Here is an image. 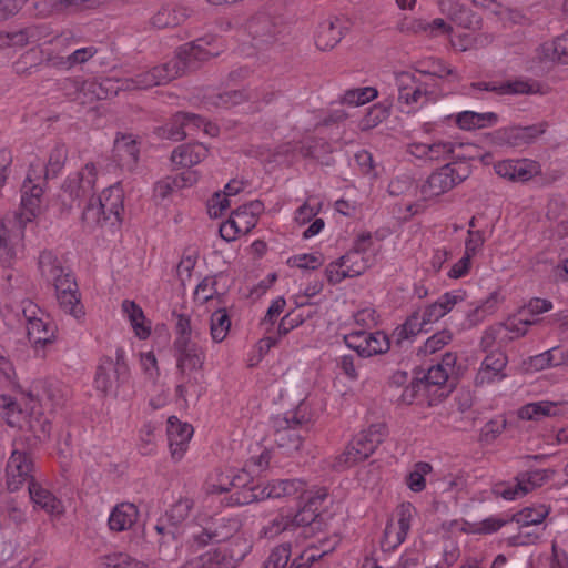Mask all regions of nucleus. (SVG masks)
<instances>
[{
    "mask_svg": "<svg viewBox=\"0 0 568 568\" xmlns=\"http://www.w3.org/2000/svg\"><path fill=\"white\" fill-rule=\"evenodd\" d=\"M454 116L457 126L465 131L493 126L498 122V115L495 112L462 111Z\"/></svg>",
    "mask_w": 568,
    "mask_h": 568,
    "instance_id": "obj_36",
    "label": "nucleus"
},
{
    "mask_svg": "<svg viewBox=\"0 0 568 568\" xmlns=\"http://www.w3.org/2000/svg\"><path fill=\"white\" fill-rule=\"evenodd\" d=\"M178 384L175 387L176 395L186 399L187 396L194 395L199 398L203 392V373L202 369H176Z\"/></svg>",
    "mask_w": 568,
    "mask_h": 568,
    "instance_id": "obj_31",
    "label": "nucleus"
},
{
    "mask_svg": "<svg viewBox=\"0 0 568 568\" xmlns=\"http://www.w3.org/2000/svg\"><path fill=\"white\" fill-rule=\"evenodd\" d=\"M377 97V90L373 87L356 88L345 91L341 102L352 106L365 104Z\"/></svg>",
    "mask_w": 568,
    "mask_h": 568,
    "instance_id": "obj_54",
    "label": "nucleus"
},
{
    "mask_svg": "<svg viewBox=\"0 0 568 568\" xmlns=\"http://www.w3.org/2000/svg\"><path fill=\"white\" fill-rule=\"evenodd\" d=\"M549 513L550 507L545 504L531 505L510 516V519L521 527H528L541 524Z\"/></svg>",
    "mask_w": 568,
    "mask_h": 568,
    "instance_id": "obj_44",
    "label": "nucleus"
},
{
    "mask_svg": "<svg viewBox=\"0 0 568 568\" xmlns=\"http://www.w3.org/2000/svg\"><path fill=\"white\" fill-rule=\"evenodd\" d=\"M193 508V500L190 498H181L175 501L165 513L164 517L171 526H179L189 516Z\"/></svg>",
    "mask_w": 568,
    "mask_h": 568,
    "instance_id": "obj_52",
    "label": "nucleus"
},
{
    "mask_svg": "<svg viewBox=\"0 0 568 568\" xmlns=\"http://www.w3.org/2000/svg\"><path fill=\"white\" fill-rule=\"evenodd\" d=\"M252 545L246 538L237 537L235 547L225 550H210L189 560L182 568H236L251 551Z\"/></svg>",
    "mask_w": 568,
    "mask_h": 568,
    "instance_id": "obj_9",
    "label": "nucleus"
},
{
    "mask_svg": "<svg viewBox=\"0 0 568 568\" xmlns=\"http://www.w3.org/2000/svg\"><path fill=\"white\" fill-rule=\"evenodd\" d=\"M45 318L41 317L27 325L28 338L36 348L51 344L55 338V325Z\"/></svg>",
    "mask_w": 568,
    "mask_h": 568,
    "instance_id": "obj_39",
    "label": "nucleus"
},
{
    "mask_svg": "<svg viewBox=\"0 0 568 568\" xmlns=\"http://www.w3.org/2000/svg\"><path fill=\"white\" fill-rule=\"evenodd\" d=\"M470 90H479L494 92L499 95L504 94H525L531 92V87L529 83L525 81H506V82H473L470 84Z\"/></svg>",
    "mask_w": 568,
    "mask_h": 568,
    "instance_id": "obj_40",
    "label": "nucleus"
},
{
    "mask_svg": "<svg viewBox=\"0 0 568 568\" xmlns=\"http://www.w3.org/2000/svg\"><path fill=\"white\" fill-rule=\"evenodd\" d=\"M326 498V493L320 490L316 494L304 497V505L292 517L295 527L308 526L320 516L321 507Z\"/></svg>",
    "mask_w": 568,
    "mask_h": 568,
    "instance_id": "obj_34",
    "label": "nucleus"
},
{
    "mask_svg": "<svg viewBox=\"0 0 568 568\" xmlns=\"http://www.w3.org/2000/svg\"><path fill=\"white\" fill-rule=\"evenodd\" d=\"M385 436V425L377 423L358 433L349 443L368 458L384 440Z\"/></svg>",
    "mask_w": 568,
    "mask_h": 568,
    "instance_id": "obj_30",
    "label": "nucleus"
},
{
    "mask_svg": "<svg viewBox=\"0 0 568 568\" xmlns=\"http://www.w3.org/2000/svg\"><path fill=\"white\" fill-rule=\"evenodd\" d=\"M182 68L180 61H169L164 64L142 71L134 77L116 80L118 85L114 88V91L116 93L119 90H148L156 85L166 84L175 78L181 77Z\"/></svg>",
    "mask_w": 568,
    "mask_h": 568,
    "instance_id": "obj_8",
    "label": "nucleus"
},
{
    "mask_svg": "<svg viewBox=\"0 0 568 568\" xmlns=\"http://www.w3.org/2000/svg\"><path fill=\"white\" fill-rule=\"evenodd\" d=\"M28 490L36 507L43 509L50 515H60L63 513L62 501L40 484L36 481L30 483Z\"/></svg>",
    "mask_w": 568,
    "mask_h": 568,
    "instance_id": "obj_37",
    "label": "nucleus"
},
{
    "mask_svg": "<svg viewBox=\"0 0 568 568\" xmlns=\"http://www.w3.org/2000/svg\"><path fill=\"white\" fill-rule=\"evenodd\" d=\"M456 359L457 357L455 354L446 353L439 363L432 365L423 377L425 386L430 387L445 385L449 374L454 371Z\"/></svg>",
    "mask_w": 568,
    "mask_h": 568,
    "instance_id": "obj_38",
    "label": "nucleus"
},
{
    "mask_svg": "<svg viewBox=\"0 0 568 568\" xmlns=\"http://www.w3.org/2000/svg\"><path fill=\"white\" fill-rule=\"evenodd\" d=\"M470 174L466 163H447L433 172L422 185V195L425 199L437 197L465 181Z\"/></svg>",
    "mask_w": 568,
    "mask_h": 568,
    "instance_id": "obj_10",
    "label": "nucleus"
},
{
    "mask_svg": "<svg viewBox=\"0 0 568 568\" xmlns=\"http://www.w3.org/2000/svg\"><path fill=\"white\" fill-rule=\"evenodd\" d=\"M41 38V30L37 26H30L12 33L0 32V45L24 47L37 42Z\"/></svg>",
    "mask_w": 568,
    "mask_h": 568,
    "instance_id": "obj_42",
    "label": "nucleus"
},
{
    "mask_svg": "<svg viewBox=\"0 0 568 568\" xmlns=\"http://www.w3.org/2000/svg\"><path fill=\"white\" fill-rule=\"evenodd\" d=\"M367 459L364 454L354 447L351 443L345 447L344 452L335 459L334 467L336 469H345Z\"/></svg>",
    "mask_w": 568,
    "mask_h": 568,
    "instance_id": "obj_63",
    "label": "nucleus"
},
{
    "mask_svg": "<svg viewBox=\"0 0 568 568\" xmlns=\"http://www.w3.org/2000/svg\"><path fill=\"white\" fill-rule=\"evenodd\" d=\"M65 160L67 149L60 144L55 145L50 152L44 176L38 174L33 165L30 166L21 186V205L17 215L21 225L31 222L39 214L45 180L50 175H57L64 166Z\"/></svg>",
    "mask_w": 568,
    "mask_h": 568,
    "instance_id": "obj_2",
    "label": "nucleus"
},
{
    "mask_svg": "<svg viewBox=\"0 0 568 568\" xmlns=\"http://www.w3.org/2000/svg\"><path fill=\"white\" fill-rule=\"evenodd\" d=\"M247 31L254 39H261L262 42H267L270 39H273L276 33V28L272 19L265 14L261 13L253 17L247 22Z\"/></svg>",
    "mask_w": 568,
    "mask_h": 568,
    "instance_id": "obj_45",
    "label": "nucleus"
},
{
    "mask_svg": "<svg viewBox=\"0 0 568 568\" xmlns=\"http://www.w3.org/2000/svg\"><path fill=\"white\" fill-rule=\"evenodd\" d=\"M463 301L464 296L459 292H447L439 296L436 302L416 310L413 315L414 317H417L416 321L419 322L420 327L424 331L427 325L439 321L449 313L455 305Z\"/></svg>",
    "mask_w": 568,
    "mask_h": 568,
    "instance_id": "obj_16",
    "label": "nucleus"
},
{
    "mask_svg": "<svg viewBox=\"0 0 568 568\" xmlns=\"http://www.w3.org/2000/svg\"><path fill=\"white\" fill-rule=\"evenodd\" d=\"M540 54L544 59L568 63V32L557 37L551 42H546L540 47Z\"/></svg>",
    "mask_w": 568,
    "mask_h": 568,
    "instance_id": "obj_46",
    "label": "nucleus"
},
{
    "mask_svg": "<svg viewBox=\"0 0 568 568\" xmlns=\"http://www.w3.org/2000/svg\"><path fill=\"white\" fill-rule=\"evenodd\" d=\"M349 23L343 17H329L318 23L314 33L317 49L327 51L335 48L348 31Z\"/></svg>",
    "mask_w": 568,
    "mask_h": 568,
    "instance_id": "obj_15",
    "label": "nucleus"
},
{
    "mask_svg": "<svg viewBox=\"0 0 568 568\" xmlns=\"http://www.w3.org/2000/svg\"><path fill=\"white\" fill-rule=\"evenodd\" d=\"M41 277L53 285L59 307L65 314L80 320L84 316L80 292L71 271L64 268L59 258L50 251H43L38 261Z\"/></svg>",
    "mask_w": 568,
    "mask_h": 568,
    "instance_id": "obj_1",
    "label": "nucleus"
},
{
    "mask_svg": "<svg viewBox=\"0 0 568 568\" xmlns=\"http://www.w3.org/2000/svg\"><path fill=\"white\" fill-rule=\"evenodd\" d=\"M415 73L424 80L438 83V79H443L447 75H454L455 71L446 67L442 61L434 60L426 69H417Z\"/></svg>",
    "mask_w": 568,
    "mask_h": 568,
    "instance_id": "obj_60",
    "label": "nucleus"
},
{
    "mask_svg": "<svg viewBox=\"0 0 568 568\" xmlns=\"http://www.w3.org/2000/svg\"><path fill=\"white\" fill-rule=\"evenodd\" d=\"M493 493L505 500H515L526 496L527 488L523 486L516 476L514 483H497L493 488Z\"/></svg>",
    "mask_w": 568,
    "mask_h": 568,
    "instance_id": "obj_56",
    "label": "nucleus"
},
{
    "mask_svg": "<svg viewBox=\"0 0 568 568\" xmlns=\"http://www.w3.org/2000/svg\"><path fill=\"white\" fill-rule=\"evenodd\" d=\"M385 436V425L377 423L358 433L349 443L368 458L384 440Z\"/></svg>",
    "mask_w": 568,
    "mask_h": 568,
    "instance_id": "obj_29",
    "label": "nucleus"
},
{
    "mask_svg": "<svg viewBox=\"0 0 568 568\" xmlns=\"http://www.w3.org/2000/svg\"><path fill=\"white\" fill-rule=\"evenodd\" d=\"M34 462L31 455L22 447V443L14 442L6 466L7 487L10 491L19 490L23 485L34 483Z\"/></svg>",
    "mask_w": 568,
    "mask_h": 568,
    "instance_id": "obj_11",
    "label": "nucleus"
},
{
    "mask_svg": "<svg viewBox=\"0 0 568 568\" xmlns=\"http://www.w3.org/2000/svg\"><path fill=\"white\" fill-rule=\"evenodd\" d=\"M537 320L509 317L504 324L506 341L510 342L527 334L528 327L536 324Z\"/></svg>",
    "mask_w": 568,
    "mask_h": 568,
    "instance_id": "obj_57",
    "label": "nucleus"
},
{
    "mask_svg": "<svg viewBox=\"0 0 568 568\" xmlns=\"http://www.w3.org/2000/svg\"><path fill=\"white\" fill-rule=\"evenodd\" d=\"M168 442L171 457L179 462L185 455L189 443L193 436V427L187 423H182L178 417L168 418Z\"/></svg>",
    "mask_w": 568,
    "mask_h": 568,
    "instance_id": "obj_21",
    "label": "nucleus"
},
{
    "mask_svg": "<svg viewBox=\"0 0 568 568\" xmlns=\"http://www.w3.org/2000/svg\"><path fill=\"white\" fill-rule=\"evenodd\" d=\"M509 523H511V519L508 516H489L477 523H468L467 531L477 535H491L500 530Z\"/></svg>",
    "mask_w": 568,
    "mask_h": 568,
    "instance_id": "obj_49",
    "label": "nucleus"
},
{
    "mask_svg": "<svg viewBox=\"0 0 568 568\" xmlns=\"http://www.w3.org/2000/svg\"><path fill=\"white\" fill-rule=\"evenodd\" d=\"M82 222L89 229H94L103 223H109V220L101 209V203H98L94 196L89 199V202L82 212Z\"/></svg>",
    "mask_w": 568,
    "mask_h": 568,
    "instance_id": "obj_53",
    "label": "nucleus"
},
{
    "mask_svg": "<svg viewBox=\"0 0 568 568\" xmlns=\"http://www.w3.org/2000/svg\"><path fill=\"white\" fill-rule=\"evenodd\" d=\"M568 414V402L540 400L521 406L518 417L523 420L540 422L546 417H557Z\"/></svg>",
    "mask_w": 568,
    "mask_h": 568,
    "instance_id": "obj_24",
    "label": "nucleus"
},
{
    "mask_svg": "<svg viewBox=\"0 0 568 568\" xmlns=\"http://www.w3.org/2000/svg\"><path fill=\"white\" fill-rule=\"evenodd\" d=\"M24 412L18 403L10 396L2 395L0 397V409L2 417L10 427H17L33 434L39 440H45L51 433V422L40 410V406L36 403H26Z\"/></svg>",
    "mask_w": 568,
    "mask_h": 568,
    "instance_id": "obj_3",
    "label": "nucleus"
},
{
    "mask_svg": "<svg viewBox=\"0 0 568 568\" xmlns=\"http://www.w3.org/2000/svg\"><path fill=\"white\" fill-rule=\"evenodd\" d=\"M174 357L176 369H203L205 351L194 341H174Z\"/></svg>",
    "mask_w": 568,
    "mask_h": 568,
    "instance_id": "obj_22",
    "label": "nucleus"
},
{
    "mask_svg": "<svg viewBox=\"0 0 568 568\" xmlns=\"http://www.w3.org/2000/svg\"><path fill=\"white\" fill-rule=\"evenodd\" d=\"M291 557V544L284 542L272 549L262 568H285Z\"/></svg>",
    "mask_w": 568,
    "mask_h": 568,
    "instance_id": "obj_61",
    "label": "nucleus"
},
{
    "mask_svg": "<svg viewBox=\"0 0 568 568\" xmlns=\"http://www.w3.org/2000/svg\"><path fill=\"white\" fill-rule=\"evenodd\" d=\"M207 153V148L202 143L182 144L173 150L171 161L174 165L190 168L203 161Z\"/></svg>",
    "mask_w": 568,
    "mask_h": 568,
    "instance_id": "obj_35",
    "label": "nucleus"
},
{
    "mask_svg": "<svg viewBox=\"0 0 568 568\" xmlns=\"http://www.w3.org/2000/svg\"><path fill=\"white\" fill-rule=\"evenodd\" d=\"M310 422L305 414V405L300 404L294 410L271 418L272 436L278 448L291 454L297 452L303 444L302 429Z\"/></svg>",
    "mask_w": 568,
    "mask_h": 568,
    "instance_id": "obj_5",
    "label": "nucleus"
},
{
    "mask_svg": "<svg viewBox=\"0 0 568 568\" xmlns=\"http://www.w3.org/2000/svg\"><path fill=\"white\" fill-rule=\"evenodd\" d=\"M559 353V347H552L551 349L530 357V365L538 371L550 366H559L562 364Z\"/></svg>",
    "mask_w": 568,
    "mask_h": 568,
    "instance_id": "obj_64",
    "label": "nucleus"
},
{
    "mask_svg": "<svg viewBox=\"0 0 568 568\" xmlns=\"http://www.w3.org/2000/svg\"><path fill=\"white\" fill-rule=\"evenodd\" d=\"M507 356L500 349L490 351L481 362L480 368L476 374L477 385L490 384L505 378L504 373L507 365Z\"/></svg>",
    "mask_w": 568,
    "mask_h": 568,
    "instance_id": "obj_25",
    "label": "nucleus"
},
{
    "mask_svg": "<svg viewBox=\"0 0 568 568\" xmlns=\"http://www.w3.org/2000/svg\"><path fill=\"white\" fill-rule=\"evenodd\" d=\"M292 517L290 515L278 514L261 530L266 538H274L281 532L294 529Z\"/></svg>",
    "mask_w": 568,
    "mask_h": 568,
    "instance_id": "obj_58",
    "label": "nucleus"
},
{
    "mask_svg": "<svg viewBox=\"0 0 568 568\" xmlns=\"http://www.w3.org/2000/svg\"><path fill=\"white\" fill-rule=\"evenodd\" d=\"M98 203H101V209L109 220L111 225L121 222V214L123 212V192L116 186L105 189L102 194L95 197Z\"/></svg>",
    "mask_w": 568,
    "mask_h": 568,
    "instance_id": "obj_32",
    "label": "nucleus"
},
{
    "mask_svg": "<svg viewBox=\"0 0 568 568\" xmlns=\"http://www.w3.org/2000/svg\"><path fill=\"white\" fill-rule=\"evenodd\" d=\"M507 343L504 324L496 323L484 331L480 338V348L484 352H490L494 351L493 347L498 346L499 348Z\"/></svg>",
    "mask_w": 568,
    "mask_h": 568,
    "instance_id": "obj_51",
    "label": "nucleus"
},
{
    "mask_svg": "<svg viewBox=\"0 0 568 568\" xmlns=\"http://www.w3.org/2000/svg\"><path fill=\"white\" fill-rule=\"evenodd\" d=\"M98 50L94 47H85L81 49L74 50L71 54L67 57H57L50 59L52 65L61 69V70H70L75 65L85 63L91 58L97 54Z\"/></svg>",
    "mask_w": 568,
    "mask_h": 568,
    "instance_id": "obj_47",
    "label": "nucleus"
},
{
    "mask_svg": "<svg viewBox=\"0 0 568 568\" xmlns=\"http://www.w3.org/2000/svg\"><path fill=\"white\" fill-rule=\"evenodd\" d=\"M416 508L410 503H403L397 508V524L388 523L385 528V542L395 549L402 545L410 530Z\"/></svg>",
    "mask_w": 568,
    "mask_h": 568,
    "instance_id": "obj_20",
    "label": "nucleus"
},
{
    "mask_svg": "<svg viewBox=\"0 0 568 568\" xmlns=\"http://www.w3.org/2000/svg\"><path fill=\"white\" fill-rule=\"evenodd\" d=\"M416 318L417 317H414L412 314L403 325L394 329L393 338L395 339L396 344L402 345L405 341L410 339L423 331L419 322H417Z\"/></svg>",
    "mask_w": 568,
    "mask_h": 568,
    "instance_id": "obj_62",
    "label": "nucleus"
},
{
    "mask_svg": "<svg viewBox=\"0 0 568 568\" xmlns=\"http://www.w3.org/2000/svg\"><path fill=\"white\" fill-rule=\"evenodd\" d=\"M439 7L440 11L459 27L465 29L479 27L480 18L456 0H442Z\"/></svg>",
    "mask_w": 568,
    "mask_h": 568,
    "instance_id": "obj_33",
    "label": "nucleus"
},
{
    "mask_svg": "<svg viewBox=\"0 0 568 568\" xmlns=\"http://www.w3.org/2000/svg\"><path fill=\"white\" fill-rule=\"evenodd\" d=\"M122 312L129 320L135 336L140 339H146L151 334V328L145 325V316L141 306L134 301L124 300Z\"/></svg>",
    "mask_w": 568,
    "mask_h": 568,
    "instance_id": "obj_41",
    "label": "nucleus"
},
{
    "mask_svg": "<svg viewBox=\"0 0 568 568\" xmlns=\"http://www.w3.org/2000/svg\"><path fill=\"white\" fill-rule=\"evenodd\" d=\"M390 113V104L377 103L363 118L361 125L364 130L373 129L385 121Z\"/></svg>",
    "mask_w": 568,
    "mask_h": 568,
    "instance_id": "obj_59",
    "label": "nucleus"
},
{
    "mask_svg": "<svg viewBox=\"0 0 568 568\" xmlns=\"http://www.w3.org/2000/svg\"><path fill=\"white\" fill-rule=\"evenodd\" d=\"M372 264L369 256L361 255L348 251L334 262H331L325 270L326 277L331 284H338L346 277L362 275Z\"/></svg>",
    "mask_w": 568,
    "mask_h": 568,
    "instance_id": "obj_13",
    "label": "nucleus"
},
{
    "mask_svg": "<svg viewBox=\"0 0 568 568\" xmlns=\"http://www.w3.org/2000/svg\"><path fill=\"white\" fill-rule=\"evenodd\" d=\"M231 327V318L225 308H219L211 314L210 333L213 342H223Z\"/></svg>",
    "mask_w": 568,
    "mask_h": 568,
    "instance_id": "obj_50",
    "label": "nucleus"
},
{
    "mask_svg": "<svg viewBox=\"0 0 568 568\" xmlns=\"http://www.w3.org/2000/svg\"><path fill=\"white\" fill-rule=\"evenodd\" d=\"M209 527L213 537V541L223 542L233 537L240 529L241 524L235 518H210Z\"/></svg>",
    "mask_w": 568,
    "mask_h": 568,
    "instance_id": "obj_43",
    "label": "nucleus"
},
{
    "mask_svg": "<svg viewBox=\"0 0 568 568\" xmlns=\"http://www.w3.org/2000/svg\"><path fill=\"white\" fill-rule=\"evenodd\" d=\"M432 471L428 463L419 462L415 464L414 469L406 476V485L414 493H420L426 487L425 476Z\"/></svg>",
    "mask_w": 568,
    "mask_h": 568,
    "instance_id": "obj_55",
    "label": "nucleus"
},
{
    "mask_svg": "<svg viewBox=\"0 0 568 568\" xmlns=\"http://www.w3.org/2000/svg\"><path fill=\"white\" fill-rule=\"evenodd\" d=\"M305 491V483L301 479H280L268 483L265 487L250 486L234 493L230 503L232 505H247L266 498H281Z\"/></svg>",
    "mask_w": 568,
    "mask_h": 568,
    "instance_id": "obj_7",
    "label": "nucleus"
},
{
    "mask_svg": "<svg viewBox=\"0 0 568 568\" xmlns=\"http://www.w3.org/2000/svg\"><path fill=\"white\" fill-rule=\"evenodd\" d=\"M139 509L132 503H120L110 513L108 525L110 530L121 532L131 529L139 519Z\"/></svg>",
    "mask_w": 568,
    "mask_h": 568,
    "instance_id": "obj_28",
    "label": "nucleus"
},
{
    "mask_svg": "<svg viewBox=\"0 0 568 568\" xmlns=\"http://www.w3.org/2000/svg\"><path fill=\"white\" fill-rule=\"evenodd\" d=\"M343 341L348 348L363 358L384 354L390 348L389 337L382 331L352 329L344 334Z\"/></svg>",
    "mask_w": 568,
    "mask_h": 568,
    "instance_id": "obj_12",
    "label": "nucleus"
},
{
    "mask_svg": "<svg viewBox=\"0 0 568 568\" xmlns=\"http://www.w3.org/2000/svg\"><path fill=\"white\" fill-rule=\"evenodd\" d=\"M495 173L510 182H527L540 173V165L529 159H508L494 164Z\"/></svg>",
    "mask_w": 568,
    "mask_h": 568,
    "instance_id": "obj_18",
    "label": "nucleus"
},
{
    "mask_svg": "<svg viewBox=\"0 0 568 568\" xmlns=\"http://www.w3.org/2000/svg\"><path fill=\"white\" fill-rule=\"evenodd\" d=\"M212 40L201 38L179 48L176 57L171 61H180L182 64L181 75L187 69H195L199 62H204L219 54V50L209 48Z\"/></svg>",
    "mask_w": 568,
    "mask_h": 568,
    "instance_id": "obj_19",
    "label": "nucleus"
},
{
    "mask_svg": "<svg viewBox=\"0 0 568 568\" xmlns=\"http://www.w3.org/2000/svg\"><path fill=\"white\" fill-rule=\"evenodd\" d=\"M194 13V6L187 1L168 2L159 8L150 22L158 29L174 28L184 23Z\"/></svg>",
    "mask_w": 568,
    "mask_h": 568,
    "instance_id": "obj_14",
    "label": "nucleus"
},
{
    "mask_svg": "<svg viewBox=\"0 0 568 568\" xmlns=\"http://www.w3.org/2000/svg\"><path fill=\"white\" fill-rule=\"evenodd\" d=\"M99 568H149V566L124 552H112L99 558Z\"/></svg>",
    "mask_w": 568,
    "mask_h": 568,
    "instance_id": "obj_48",
    "label": "nucleus"
},
{
    "mask_svg": "<svg viewBox=\"0 0 568 568\" xmlns=\"http://www.w3.org/2000/svg\"><path fill=\"white\" fill-rule=\"evenodd\" d=\"M398 103L407 106L406 112H415L429 101L442 95L439 83L430 82L412 72H399L395 77Z\"/></svg>",
    "mask_w": 568,
    "mask_h": 568,
    "instance_id": "obj_4",
    "label": "nucleus"
},
{
    "mask_svg": "<svg viewBox=\"0 0 568 568\" xmlns=\"http://www.w3.org/2000/svg\"><path fill=\"white\" fill-rule=\"evenodd\" d=\"M140 149L131 134H118L113 145V159L124 170L132 171L139 161Z\"/></svg>",
    "mask_w": 568,
    "mask_h": 568,
    "instance_id": "obj_27",
    "label": "nucleus"
},
{
    "mask_svg": "<svg viewBox=\"0 0 568 568\" xmlns=\"http://www.w3.org/2000/svg\"><path fill=\"white\" fill-rule=\"evenodd\" d=\"M131 377L126 354L123 347H116L115 357L100 358L93 385L103 395H116L121 386L129 383Z\"/></svg>",
    "mask_w": 568,
    "mask_h": 568,
    "instance_id": "obj_6",
    "label": "nucleus"
},
{
    "mask_svg": "<svg viewBox=\"0 0 568 568\" xmlns=\"http://www.w3.org/2000/svg\"><path fill=\"white\" fill-rule=\"evenodd\" d=\"M65 392L57 381H38L32 385L28 399L38 406L50 405L57 407L64 402Z\"/></svg>",
    "mask_w": 568,
    "mask_h": 568,
    "instance_id": "obj_26",
    "label": "nucleus"
},
{
    "mask_svg": "<svg viewBox=\"0 0 568 568\" xmlns=\"http://www.w3.org/2000/svg\"><path fill=\"white\" fill-rule=\"evenodd\" d=\"M97 182V168L87 163L79 172L70 174L63 184V194L72 201L93 196Z\"/></svg>",
    "mask_w": 568,
    "mask_h": 568,
    "instance_id": "obj_17",
    "label": "nucleus"
},
{
    "mask_svg": "<svg viewBox=\"0 0 568 568\" xmlns=\"http://www.w3.org/2000/svg\"><path fill=\"white\" fill-rule=\"evenodd\" d=\"M247 484L248 474L246 473V470H243L242 473H239L236 475L216 471L215 474H212L207 478L205 483V489L207 494H222L233 490L232 494L230 495L232 496L236 491H241L244 488H250ZM227 504L230 506H233L230 503V499H227Z\"/></svg>",
    "mask_w": 568,
    "mask_h": 568,
    "instance_id": "obj_23",
    "label": "nucleus"
}]
</instances>
